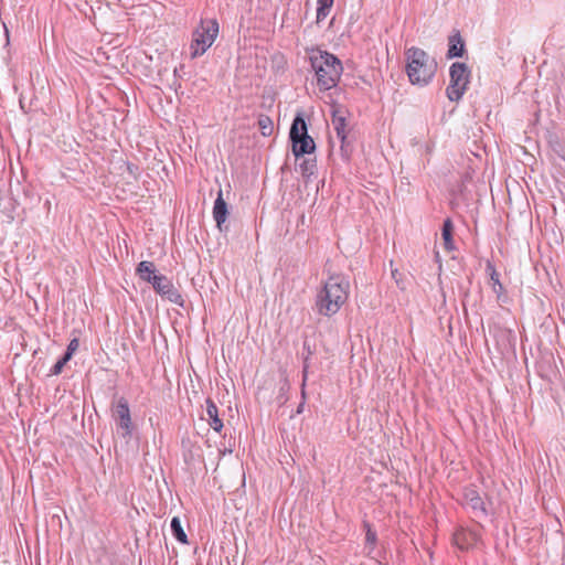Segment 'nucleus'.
Listing matches in <instances>:
<instances>
[{
  "instance_id": "obj_1",
  "label": "nucleus",
  "mask_w": 565,
  "mask_h": 565,
  "mask_svg": "<svg viewBox=\"0 0 565 565\" xmlns=\"http://www.w3.org/2000/svg\"><path fill=\"white\" fill-rule=\"evenodd\" d=\"M310 66L316 74L320 90L335 87L341 78L343 65L334 54L319 47H307Z\"/></svg>"
},
{
  "instance_id": "obj_2",
  "label": "nucleus",
  "mask_w": 565,
  "mask_h": 565,
  "mask_svg": "<svg viewBox=\"0 0 565 565\" xmlns=\"http://www.w3.org/2000/svg\"><path fill=\"white\" fill-rule=\"evenodd\" d=\"M350 282L341 275H332L317 294L316 309L321 316L335 315L348 299Z\"/></svg>"
},
{
  "instance_id": "obj_3",
  "label": "nucleus",
  "mask_w": 565,
  "mask_h": 565,
  "mask_svg": "<svg viewBox=\"0 0 565 565\" xmlns=\"http://www.w3.org/2000/svg\"><path fill=\"white\" fill-rule=\"evenodd\" d=\"M405 72L412 85L425 87L431 83L437 72V61L417 46L405 50Z\"/></svg>"
},
{
  "instance_id": "obj_4",
  "label": "nucleus",
  "mask_w": 565,
  "mask_h": 565,
  "mask_svg": "<svg viewBox=\"0 0 565 565\" xmlns=\"http://www.w3.org/2000/svg\"><path fill=\"white\" fill-rule=\"evenodd\" d=\"M216 19H202L200 25L192 33L191 57L203 55L212 46L218 34Z\"/></svg>"
},
{
  "instance_id": "obj_5",
  "label": "nucleus",
  "mask_w": 565,
  "mask_h": 565,
  "mask_svg": "<svg viewBox=\"0 0 565 565\" xmlns=\"http://www.w3.org/2000/svg\"><path fill=\"white\" fill-rule=\"evenodd\" d=\"M289 139L292 145V153L297 159L316 150V143L308 135V126L302 114L295 116L289 130Z\"/></svg>"
},
{
  "instance_id": "obj_6",
  "label": "nucleus",
  "mask_w": 565,
  "mask_h": 565,
  "mask_svg": "<svg viewBox=\"0 0 565 565\" xmlns=\"http://www.w3.org/2000/svg\"><path fill=\"white\" fill-rule=\"evenodd\" d=\"M450 82L446 95L450 102H459L470 83L471 71L466 63L455 62L449 68Z\"/></svg>"
},
{
  "instance_id": "obj_7",
  "label": "nucleus",
  "mask_w": 565,
  "mask_h": 565,
  "mask_svg": "<svg viewBox=\"0 0 565 565\" xmlns=\"http://www.w3.org/2000/svg\"><path fill=\"white\" fill-rule=\"evenodd\" d=\"M151 279L150 284L157 294L174 305L184 307L185 300L179 290L174 288L171 279L161 274H158L157 277H151Z\"/></svg>"
},
{
  "instance_id": "obj_8",
  "label": "nucleus",
  "mask_w": 565,
  "mask_h": 565,
  "mask_svg": "<svg viewBox=\"0 0 565 565\" xmlns=\"http://www.w3.org/2000/svg\"><path fill=\"white\" fill-rule=\"evenodd\" d=\"M463 501L465 504L472 510L476 516L480 518L487 515L484 502L476 489H465Z\"/></svg>"
},
{
  "instance_id": "obj_9",
  "label": "nucleus",
  "mask_w": 565,
  "mask_h": 565,
  "mask_svg": "<svg viewBox=\"0 0 565 565\" xmlns=\"http://www.w3.org/2000/svg\"><path fill=\"white\" fill-rule=\"evenodd\" d=\"M466 53V44L465 41L458 30H454L452 33L448 36V51L447 58H456L462 57Z\"/></svg>"
},
{
  "instance_id": "obj_10",
  "label": "nucleus",
  "mask_w": 565,
  "mask_h": 565,
  "mask_svg": "<svg viewBox=\"0 0 565 565\" xmlns=\"http://www.w3.org/2000/svg\"><path fill=\"white\" fill-rule=\"evenodd\" d=\"M317 351V345L316 343H311L308 338L306 337L303 342H302V352H301V358H302V388L305 387L306 385V381L308 379V374H309V369H310V365H311V358L312 355L316 353ZM302 394H305V391L302 390Z\"/></svg>"
},
{
  "instance_id": "obj_11",
  "label": "nucleus",
  "mask_w": 565,
  "mask_h": 565,
  "mask_svg": "<svg viewBox=\"0 0 565 565\" xmlns=\"http://www.w3.org/2000/svg\"><path fill=\"white\" fill-rule=\"evenodd\" d=\"M228 216L227 203L223 199L222 190L218 191L217 198L213 205V218L216 222V226L220 231L223 230V224L226 222Z\"/></svg>"
},
{
  "instance_id": "obj_12",
  "label": "nucleus",
  "mask_w": 565,
  "mask_h": 565,
  "mask_svg": "<svg viewBox=\"0 0 565 565\" xmlns=\"http://www.w3.org/2000/svg\"><path fill=\"white\" fill-rule=\"evenodd\" d=\"M199 415L200 419L205 420L207 424H223L218 415V408L211 398L205 399V406L201 405Z\"/></svg>"
},
{
  "instance_id": "obj_13",
  "label": "nucleus",
  "mask_w": 565,
  "mask_h": 565,
  "mask_svg": "<svg viewBox=\"0 0 565 565\" xmlns=\"http://www.w3.org/2000/svg\"><path fill=\"white\" fill-rule=\"evenodd\" d=\"M113 417L119 420L120 424H131L130 409L128 401L125 397H119L111 408Z\"/></svg>"
},
{
  "instance_id": "obj_14",
  "label": "nucleus",
  "mask_w": 565,
  "mask_h": 565,
  "mask_svg": "<svg viewBox=\"0 0 565 565\" xmlns=\"http://www.w3.org/2000/svg\"><path fill=\"white\" fill-rule=\"evenodd\" d=\"M486 271L490 276V281H491V285H492V290L497 295L498 300H500L501 297L503 296L505 289H504L503 285L500 281V275L497 271L495 266L493 265L492 262L487 260Z\"/></svg>"
},
{
  "instance_id": "obj_15",
  "label": "nucleus",
  "mask_w": 565,
  "mask_h": 565,
  "mask_svg": "<svg viewBox=\"0 0 565 565\" xmlns=\"http://www.w3.org/2000/svg\"><path fill=\"white\" fill-rule=\"evenodd\" d=\"M475 534L463 529L457 530L452 535L454 544L461 551L468 550L475 541Z\"/></svg>"
},
{
  "instance_id": "obj_16",
  "label": "nucleus",
  "mask_w": 565,
  "mask_h": 565,
  "mask_svg": "<svg viewBox=\"0 0 565 565\" xmlns=\"http://www.w3.org/2000/svg\"><path fill=\"white\" fill-rule=\"evenodd\" d=\"M137 276L147 282H151V277H157L158 274L156 273V266L152 262L142 260L138 264L136 268Z\"/></svg>"
},
{
  "instance_id": "obj_17",
  "label": "nucleus",
  "mask_w": 565,
  "mask_h": 565,
  "mask_svg": "<svg viewBox=\"0 0 565 565\" xmlns=\"http://www.w3.org/2000/svg\"><path fill=\"white\" fill-rule=\"evenodd\" d=\"M452 234H454V224H452L451 218L447 217L444 221L443 227H441V237L444 241V247L447 252H451L456 248L454 238H452Z\"/></svg>"
},
{
  "instance_id": "obj_18",
  "label": "nucleus",
  "mask_w": 565,
  "mask_h": 565,
  "mask_svg": "<svg viewBox=\"0 0 565 565\" xmlns=\"http://www.w3.org/2000/svg\"><path fill=\"white\" fill-rule=\"evenodd\" d=\"M332 124L334 126L338 138H343L344 136L349 135V131L347 130V119L341 114V110L335 107L332 109Z\"/></svg>"
},
{
  "instance_id": "obj_19",
  "label": "nucleus",
  "mask_w": 565,
  "mask_h": 565,
  "mask_svg": "<svg viewBox=\"0 0 565 565\" xmlns=\"http://www.w3.org/2000/svg\"><path fill=\"white\" fill-rule=\"evenodd\" d=\"M170 529H171V533L172 535L174 536V539L182 543V544H188L189 541H188V536L182 527V524H181V521L179 519V516H173L171 519V522H170Z\"/></svg>"
},
{
  "instance_id": "obj_20",
  "label": "nucleus",
  "mask_w": 565,
  "mask_h": 565,
  "mask_svg": "<svg viewBox=\"0 0 565 565\" xmlns=\"http://www.w3.org/2000/svg\"><path fill=\"white\" fill-rule=\"evenodd\" d=\"M257 126L260 134L264 137H269L274 132V122L271 118L267 115L260 114L257 119Z\"/></svg>"
},
{
  "instance_id": "obj_21",
  "label": "nucleus",
  "mask_w": 565,
  "mask_h": 565,
  "mask_svg": "<svg viewBox=\"0 0 565 565\" xmlns=\"http://www.w3.org/2000/svg\"><path fill=\"white\" fill-rule=\"evenodd\" d=\"M334 3V0H317V17L316 22L319 24L322 22L330 13V10Z\"/></svg>"
},
{
  "instance_id": "obj_22",
  "label": "nucleus",
  "mask_w": 565,
  "mask_h": 565,
  "mask_svg": "<svg viewBox=\"0 0 565 565\" xmlns=\"http://www.w3.org/2000/svg\"><path fill=\"white\" fill-rule=\"evenodd\" d=\"M339 139L341 142L340 154L345 162H349L351 160V157H352V153L354 150L353 142L349 138V135L344 136L343 138H339Z\"/></svg>"
},
{
  "instance_id": "obj_23",
  "label": "nucleus",
  "mask_w": 565,
  "mask_h": 565,
  "mask_svg": "<svg viewBox=\"0 0 565 565\" xmlns=\"http://www.w3.org/2000/svg\"><path fill=\"white\" fill-rule=\"evenodd\" d=\"M363 527L365 530V547L369 550L370 554L376 545L377 535L376 532L372 529V525L367 521L363 522Z\"/></svg>"
},
{
  "instance_id": "obj_24",
  "label": "nucleus",
  "mask_w": 565,
  "mask_h": 565,
  "mask_svg": "<svg viewBox=\"0 0 565 565\" xmlns=\"http://www.w3.org/2000/svg\"><path fill=\"white\" fill-rule=\"evenodd\" d=\"M317 164L315 159H303L299 163V170L303 179H309L316 171Z\"/></svg>"
},
{
  "instance_id": "obj_25",
  "label": "nucleus",
  "mask_w": 565,
  "mask_h": 565,
  "mask_svg": "<svg viewBox=\"0 0 565 565\" xmlns=\"http://www.w3.org/2000/svg\"><path fill=\"white\" fill-rule=\"evenodd\" d=\"M72 356L66 354L65 352L63 355L57 360V362L51 367L49 375H58L62 373L64 366L71 361Z\"/></svg>"
},
{
  "instance_id": "obj_26",
  "label": "nucleus",
  "mask_w": 565,
  "mask_h": 565,
  "mask_svg": "<svg viewBox=\"0 0 565 565\" xmlns=\"http://www.w3.org/2000/svg\"><path fill=\"white\" fill-rule=\"evenodd\" d=\"M78 347H79V341L77 338H74L67 344L65 353L73 358V354L76 352Z\"/></svg>"
},
{
  "instance_id": "obj_27",
  "label": "nucleus",
  "mask_w": 565,
  "mask_h": 565,
  "mask_svg": "<svg viewBox=\"0 0 565 565\" xmlns=\"http://www.w3.org/2000/svg\"><path fill=\"white\" fill-rule=\"evenodd\" d=\"M124 431L121 433L122 436H126V435H130L131 434V428H134L135 426H129V425H126V426H119Z\"/></svg>"
},
{
  "instance_id": "obj_28",
  "label": "nucleus",
  "mask_w": 565,
  "mask_h": 565,
  "mask_svg": "<svg viewBox=\"0 0 565 565\" xmlns=\"http://www.w3.org/2000/svg\"><path fill=\"white\" fill-rule=\"evenodd\" d=\"M214 431L217 433L218 435H222L223 433V429L225 426H212Z\"/></svg>"
},
{
  "instance_id": "obj_29",
  "label": "nucleus",
  "mask_w": 565,
  "mask_h": 565,
  "mask_svg": "<svg viewBox=\"0 0 565 565\" xmlns=\"http://www.w3.org/2000/svg\"><path fill=\"white\" fill-rule=\"evenodd\" d=\"M20 106H21L22 109H24V105H23L21 99H20Z\"/></svg>"
}]
</instances>
